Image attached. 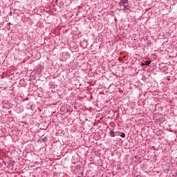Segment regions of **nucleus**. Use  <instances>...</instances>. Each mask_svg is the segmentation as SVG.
<instances>
[{
    "instance_id": "nucleus-1",
    "label": "nucleus",
    "mask_w": 177,
    "mask_h": 177,
    "mask_svg": "<svg viewBox=\"0 0 177 177\" xmlns=\"http://www.w3.org/2000/svg\"><path fill=\"white\" fill-rule=\"evenodd\" d=\"M125 3H128V0H120L119 5L122 6V5H125Z\"/></svg>"
},
{
    "instance_id": "nucleus-2",
    "label": "nucleus",
    "mask_w": 177,
    "mask_h": 177,
    "mask_svg": "<svg viewBox=\"0 0 177 177\" xmlns=\"http://www.w3.org/2000/svg\"><path fill=\"white\" fill-rule=\"evenodd\" d=\"M109 135L110 136H111V138H114L115 136V135H114V131H113L112 130L110 131Z\"/></svg>"
},
{
    "instance_id": "nucleus-5",
    "label": "nucleus",
    "mask_w": 177,
    "mask_h": 177,
    "mask_svg": "<svg viewBox=\"0 0 177 177\" xmlns=\"http://www.w3.org/2000/svg\"><path fill=\"white\" fill-rule=\"evenodd\" d=\"M123 10H125V8H127V6H123Z\"/></svg>"
},
{
    "instance_id": "nucleus-3",
    "label": "nucleus",
    "mask_w": 177,
    "mask_h": 177,
    "mask_svg": "<svg viewBox=\"0 0 177 177\" xmlns=\"http://www.w3.org/2000/svg\"><path fill=\"white\" fill-rule=\"evenodd\" d=\"M150 63H151V61H146V62H145V66H149V64H150Z\"/></svg>"
},
{
    "instance_id": "nucleus-6",
    "label": "nucleus",
    "mask_w": 177,
    "mask_h": 177,
    "mask_svg": "<svg viewBox=\"0 0 177 177\" xmlns=\"http://www.w3.org/2000/svg\"><path fill=\"white\" fill-rule=\"evenodd\" d=\"M141 66H146V65H145V64H143V63H142V64H141Z\"/></svg>"
},
{
    "instance_id": "nucleus-4",
    "label": "nucleus",
    "mask_w": 177,
    "mask_h": 177,
    "mask_svg": "<svg viewBox=\"0 0 177 177\" xmlns=\"http://www.w3.org/2000/svg\"><path fill=\"white\" fill-rule=\"evenodd\" d=\"M121 138H125V133H121Z\"/></svg>"
}]
</instances>
